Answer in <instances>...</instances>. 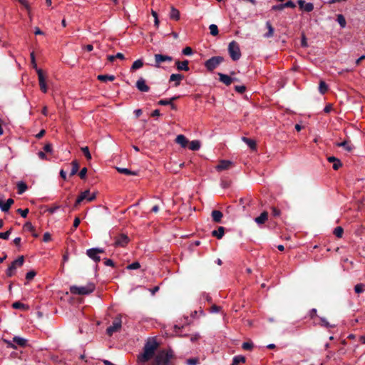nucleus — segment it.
Returning <instances> with one entry per match:
<instances>
[{
	"mask_svg": "<svg viewBox=\"0 0 365 365\" xmlns=\"http://www.w3.org/2000/svg\"><path fill=\"white\" fill-rule=\"evenodd\" d=\"M176 98H177L176 97H173V98H171L170 99H163L158 102V104L161 105V106L171 105L172 108L175 109V106L174 104L172 103V102H173V101L175 100Z\"/></svg>",
	"mask_w": 365,
	"mask_h": 365,
	"instance_id": "obj_23",
	"label": "nucleus"
},
{
	"mask_svg": "<svg viewBox=\"0 0 365 365\" xmlns=\"http://www.w3.org/2000/svg\"><path fill=\"white\" fill-rule=\"evenodd\" d=\"M223 61V58L220 56H215L205 61V66L207 70L212 71L216 68Z\"/></svg>",
	"mask_w": 365,
	"mask_h": 365,
	"instance_id": "obj_5",
	"label": "nucleus"
},
{
	"mask_svg": "<svg viewBox=\"0 0 365 365\" xmlns=\"http://www.w3.org/2000/svg\"><path fill=\"white\" fill-rule=\"evenodd\" d=\"M220 81L222 82L226 86H229L232 83V82L235 80V78H231L228 75L219 73Z\"/></svg>",
	"mask_w": 365,
	"mask_h": 365,
	"instance_id": "obj_17",
	"label": "nucleus"
},
{
	"mask_svg": "<svg viewBox=\"0 0 365 365\" xmlns=\"http://www.w3.org/2000/svg\"><path fill=\"white\" fill-rule=\"evenodd\" d=\"M199 363V360L197 358H192L189 359L186 361L187 365H197Z\"/></svg>",
	"mask_w": 365,
	"mask_h": 365,
	"instance_id": "obj_46",
	"label": "nucleus"
},
{
	"mask_svg": "<svg viewBox=\"0 0 365 365\" xmlns=\"http://www.w3.org/2000/svg\"><path fill=\"white\" fill-rule=\"evenodd\" d=\"M17 212L21 215V216L22 217L25 218V217H26V216L29 213V210L28 209L22 210V209L19 208L17 210Z\"/></svg>",
	"mask_w": 365,
	"mask_h": 365,
	"instance_id": "obj_52",
	"label": "nucleus"
},
{
	"mask_svg": "<svg viewBox=\"0 0 365 365\" xmlns=\"http://www.w3.org/2000/svg\"><path fill=\"white\" fill-rule=\"evenodd\" d=\"M222 213L219 210H213L212 212V217L214 222H220L222 218Z\"/></svg>",
	"mask_w": 365,
	"mask_h": 365,
	"instance_id": "obj_20",
	"label": "nucleus"
},
{
	"mask_svg": "<svg viewBox=\"0 0 365 365\" xmlns=\"http://www.w3.org/2000/svg\"><path fill=\"white\" fill-rule=\"evenodd\" d=\"M228 52H229V54H230L231 58L233 61H237L241 57V51H240V46L235 41H232L229 43Z\"/></svg>",
	"mask_w": 365,
	"mask_h": 365,
	"instance_id": "obj_4",
	"label": "nucleus"
},
{
	"mask_svg": "<svg viewBox=\"0 0 365 365\" xmlns=\"http://www.w3.org/2000/svg\"><path fill=\"white\" fill-rule=\"evenodd\" d=\"M2 340L6 344L8 348H11V349H17V346H16V345L15 344L14 342L11 341H9L8 339H3Z\"/></svg>",
	"mask_w": 365,
	"mask_h": 365,
	"instance_id": "obj_39",
	"label": "nucleus"
},
{
	"mask_svg": "<svg viewBox=\"0 0 365 365\" xmlns=\"http://www.w3.org/2000/svg\"><path fill=\"white\" fill-rule=\"evenodd\" d=\"M225 233V228L223 227H219L217 230H213L212 232V236L217 237V239H221Z\"/></svg>",
	"mask_w": 365,
	"mask_h": 365,
	"instance_id": "obj_21",
	"label": "nucleus"
},
{
	"mask_svg": "<svg viewBox=\"0 0 365 365\" xmlns=\"http://www.w3.org/2000/svg\"><path fill=\"white\" fill-rule=\"evenodd\" d=\"M13 342H14L15 344H17L19 346L25 347L27 345L28 341L27 339L23 337L16 336L13 338Z\"/></svg>",
	"mask_w": 365,
	"mask_h": 365,
	"instance_id": "obj_18",
	"label": "nucleus"
},
{
	"mask_svg": "<svg viewBox=\"0 0 365 365\" xmlns=\"http://www.w3.org/2000/svg\"><path fill=\"white\" fill-rule=\"evenodd\" d=\"M31 64L33 66V68L36 70V72L38 70H41V68H38V66H37L34 52L31 53Z\"/></svg>",
	"mask_w": 365,
	"mask_h": 365,
	"instance_id": "obj_41",
	"label": "nucleus"
},
{
	"mask_svg": "<svg viewBox=\"0 0 365 365\" xmlns=\"http://www.w3.org/2000/svg\"><path fill=\"white\" fill-rule=\"evenodd\" d=\"M143 66V61L142 59H138L135 61L130 68L131 71H135Z\"/></svg>",
	"mask_w": 365,
	"mask_h": 365,
	"instance_id": "obj_27",
	"label": "nucleus"
},
{
	"mask_svg": "<svg viewBox=\"0 0 365 365\" xmlns=\"http://www.w3.org/2000/svg\"><path fill=\"white\" fill-rule=\"evenodd\" d=\"M344 230L341 227H336L334 230V234L337 237H341L343 235Z\"/></svg>",
	"mask_w": 365,
	"mask_h": 365,
	"instance_id": "obj_42",
	"label": "nucleus"
},
{
	"mask_svg": "<svg viewBox=\"0 0 365 365\" xmlns=\"http://www.w3.org/2000/svg\"><path fill=\"white\" fill-rule=\"evenodd\" d=\"M336 145L339 146V147H343L344 148H345L348 151H350L352 149V147L348 143L347 141H343V142H341V143H338L336 144Z\"/></svg>",
	"mask_w": 365,
	"mask_h": 365,
	"instance_id": "obj_38",
	"label": "nucleus"
},
{
	"mask_svg": "<svg viewBox=\"0 0 365 365\" xmlns=\"http://www.w3.org/2000/svg\"><path fill=\"white\" fill-rule=\"evenodd\" d=\"M210 34L212 36H217L218 34V28L215 24H210L209 26Z\"/></svg>",
	"mask_w": 365,
	"mask_h": 365,
	"instance_id": "obj_36",
	"label": "nucleus"
},
{
	"mask_svg": "<svg viewBox=\"0 0 365 365\" xmlns=\"http://www.w3.org/2000/svg\"><path fill=\"white\" fill-rule=\"evenodd\" d=\"M12 307L14 309H24L26 307V305L20 302H15L12 304Z\"/></svg>",
	"mask_w": 365,
	"mask_h": 365,
	"instance_id": "obj_45",
	"label": "nucleus"
},
{
	"mask_svg": "<svg viewBox=\"0 0 365 365\" xmlns=\"http://www.w3.org/2000/svg\"><path fill=\"white\" fill-rule=\"evenodd\" d=\"M81 150L83 153V154L85 155L87 160H89L91 159V155L89 149L87 146L82 148Z\"/></svg>",
	"mask_w": 365,
	"mask_h": 365,
	"instance_id": "obj_44",
	"label": "nucleus"
},
{
	"mask_svg": "<svg viewBox=\"0 0 365 365\" xmlns=\"http://www.w3.org/2000/svg\"><path fill=\"white\" fill-rule=\"evenodd\" d=\"M314 9V5L312 3H307L305 5H304V11H307V12H310L312 11V10Z\"/></svg>",
	"mask_w": 365,
	"mask_h": 365,
	"instance_id": "obj_49",
	"label": "nucleus"
},
{
	"mask_svg": "<svg viewBox=\"0 0 365 365\" xmlns=\"http://www.w3.org/2000/svg\"><path fill=\"white\" fill-rule=\"evenodd\" d=\"M242 346L245 350H251L253 347V344L251 342H244Z\"/></svg>",
	"mask_w": 365,
	"mask_h": 365,
	"instance_id": "obj_51",
	"label": "nucleus"
},
{
	"mask_svg": "<svg viewBox=\"0 0 365 365\" xmlns=\"http://www.w3.org/2000/svg\"><path fill=\"white\" fill-rule=\"evenodd\" d=\"M16 269V267L15 266H13L12 264L8 267V269L6 271V275L8 277H11L14 274L15 271Z\"/></svg>",
	"mask_w": 365,
	"mask_h": 365,
	"instance_id": "obj_37",
	"label": "nucleus"
},
{
	"mask_svg": "<svg viewBox=\"0 0 365 365\" xmlns=\"http://www.w3.org/2000/svg\"><path fill=\"white\" fill-rule=\"evenodd\" d=\"M24 262V258L23 256H21L18 257L16 259H15L11 264L13 266H15L16 268L20 267L23 265Z\"/></svg>",
	"mask_w": 365,
	"mask_h": 365,
	"instance_id": "obj_33",
	"label": "nucleus"
},
{
	"mask_svg": "<svg viewBox=\"0 0 365 365\" xmlns=\"http://www.w3.org/2000/svg\"><path fill=\"white\" fill-rule=\"evenodd\" d=\"M2 340L6 344L8 348H11V349H17V346H16V345L15 344L14 342L11 341H9L8 339H3Z\"/></svg>",
	"mask_w": 365,
	"mask_h": 365,
	"instance_id": "obj_40",
	"label": "nucleus"
},
{
	"mask_svg": "<svg viewBox=\"0 0 365 365\" xmlns=\"http://www.w3.org/2000/svg\"><path fill=\"white\" fill-rule=\"evenodd\" d=\"M220 311V307L216 305H213L211 307L210 312L212 313L218 312Z\"/></svg>",
	"mask_w": 365,
	"mask_h": 365,
	"instance_id": "obj_61",
	"label": "nucleus"
},
{
	"mask_svg": "<svg viewBox=\"0 0 365 365\" xmlns=\"http://www.w3.org/2000/svg\"><path fill=\"white\" fill-rule=\"evenodd\" d=\"M136 88L141 92H148L149 86L146 84L144 78H140L136 82Z\"/></svg>",
	"mask_w": 365,
	"mask_h": 365,
	"instance_id": "obj_10",
	"label": "nucleus"
},
{
	"mask_svg": "<svg viewBox=\"0 0 365 365\" xmlns=\"http://www.w3.org/2000/svg\"><path fill=\"white\" fill-rule=\"evenodd\" d=\"M38 158H39L40 159H41V160H46V154H45V153H44V152H43V151H39V152L38 153Z\"/></svg>",
	"mask_w": 365,
	"mask_h": 365,
	"instance_id": "obj_64",
	"label": "nucleus"
},
{
	"mask_svg": "<svg viewBox=\"0 0 365 365\" xmlns=\"http://www.w3.org/2000/svg\"><path fill=\"white\" fill-rule=\"evenodd\" d=\"M37 74L40 89L43 93H46L48 91L46 85V76L44 75L43 71L42 70H38Z\"/></svg>",
	"mask_w": 365,
	"mask_h": 365,
	"instance_id": "obj_7",
	"label": "nucleus"
},
{
	"mask_svg": "<svg viewBox=\"0 0 365 365\" xmlns=\"http://www.w3.org/2000/svg\"><path fill=\"white\" fill-rule=\"evenodd\" d=\"M14 204V200L11 198H9L6 200V202L4 204L1 203L0 201V208L3 212H8L10 207Z\"/></svg>",
	"mask_w": 365,
	"mask_h": 365,
	"instance_id": "obj_19",
	"label": "nucleus"
},
{
	"mask_svg": "<svg viewBox=\"0 0 365 365\" xmlns=\"http://www.w3.org/2000/svg\"><path fill=\"white\" fill-rule=\"evenodd\" d=\"M95 289V284L93 283H88L84 286H71L70 287L71 293L78 295H86L93 292Z\"/></svg>",
	"mask_w": 365,
	"mask_h": 365,
	"instance_id": "obj_2",
	"label": "nucleus"
},
{
	"mask_svg": "<svg viewBox=\"0 0 365 365\" xmlns=\"http://www.w3.org/2000/svg\"><path fill=\"white\" fill-rule=\"evenodd\" d=\"M328 90V86L324 81H320L319 91L322 94H324Z\"/></svg>",
	"mask_w": 365,
	"mask_h": 365,
	"instance_id": "obj_35",
	"label": "nucleus"
},
{
	"mask_svg": "<svg viewBox=\"0 0 365 365\" xmlns=\"http://www.w3.org/2000/svg\"><path fill=\"white\" fill-rule=\"evenodd\" d=\"M342 164L341 163V161L339 160H336L335 163H333V168L336 170H338L340 167H341Z\"/></svg>",
	"mask_w": 365,
	"mask_h": 365,
	"instance_id": "obj_60",
	"label": "nucleus"
},
{
	"mask_svg": "<svg viewBox=\"0 0 365 365\" xmlns=\"http://www.w3.org/2000/svg\"><path fill=\"white\" fill-rule=\"evenodd\" d=\"M267 216H268L267 212H263L261 213V215L259 217H257L255 219V221L259 225L263 224L267 220Z\"/></svg>",
	"mask_w": 365,
	"mask_h": 365,
	"instance_id": "obj_22",
	"label": "nucleus"
},
{
	"mask_svg": "<svg viewBox=\"0 0 365 365\" xmlns=\"http://www.w3.org/2000/svg\"><path fill=\"white\" fill-rule=\"evenodd\" d=\"M117 170L122 174L126 175H136L137 173L135 172L131 171L128 170V168H117Z\"/></svg>",
	"mask_w": 365,
	"mask_h": 365,
	"instance_id": "obj_29",
	"label": "nucleus"
},
{
	"mask_svg": "<svg viewBox=\"0 0 365 365\" xmlns=\"http://www.w3.org/2000/svg\"><path fill=\"white\" fill-rule=\"evenodd\" d=\"M121 324L122 322L120 318L115 319L112 325L107 328V334L111 336L114 332L118 331L121 328Z\"/></svg>",
	"mask_w": 365,
	"mask_h": 365,
	"instance_id": "obj_9",
	"label": "nucleus"
},
{
	"mask_svg": "<svg viewBox=\"0 0 365 365\" xmlns=\"http://www.w3.org/2000/svg\"><path fill=\"white\" fill-rule=\"evenodd\" d=\"M96 197V192H91L90 190H86L84 192H82L79 196L77 197L75 203V206H78L81 203L85 202H89L93 200H94Z\"/></svg>",
	"mask_w": 365,
	"mask_h": 365,
	"instance_id": "obj_3",
	"label": "nucleus"
},
{
	"mask_svg": "<svg viewBox=\"0 0 365 365\" xmlns=\"http://www.w3.org/2000/svg\"><path fill=\"white\" fill-rule=\"evenodd\" d=\"M245 89L246 88L245 86H236L235 87V90L240 93H244L245 91Z\"/></svg>",
	"mask_w": 365,
	"mask_h": 365,
	"instance_id": "obj_54",
	"label": "nucleus"
},
{
	"mask_svg": "<svg viewBox=\"0 0 365 365\" xmlns=\"http://www.w3.org/2000/svg\"><path fill=\"white\" fill-rule=\"evenodd\" d=\"M354 290L358 294L361 293L365 290V285L363 284H358L355 286Z\"/></svg>",
	"mask_w": 365,
	"mask_h": 365,
	"instance_id": "obj_43",
	"label": "nucleus"
},
{
	"mask_svg": "<svg viewBox=\"0 0 365 365\" xmlns=\"http://www.w3.org/2000/svg\"><path fill=\"white\" fill-rule=\"evenodd\" d=\"M184 76L179 73H173L170 76V81L175 82V86H178Z\"/></svg>",
	"mask_w": 365,
	"mask_h": 365,
	"instance_id": "obj_15",
	"label": "nucleus"
},
{
	"mask_svg": "<svg viewBox=\"0 0 365 365\" xmlns=\"http://www.w3.org/2000/svg\"><path fill=\"white\" fill-rule=\"evenodd\" d=\"M182 52L185 56H190L192 54V49L190 47L187 46L182 49Z\"/></svg>",
	"mask_w": 365,
	"mask_h": 365,
	"instance_id": "obj_50",
	"label": "nucleus"
},
{
	"mask_svg": "<svg viewBox=\"0 0 365 365\" xmlns=\"http://www.w3.org/2000/svg\"><path fill=\"white\" fill-rule=\"evenodd\" d=\"M155 58V66L157 68L160 67V64L163 62H170L173 61V58L168 55L156 53L154 56Z\"/></svg>",
	"mask_w": 365,
	"mask_h": 365,
	"instance_id": "obj_8",
	"label": "nucleus"
},
{
	"mask_svg": "<svg viewBox=\"0 0 365 365\" xmlns=\"http://www.w3.org/2000/svg\"><path fill=\"white\" fill-rule=\"evenodd\" d=\"M86 173H87V168H82L81 170V171L79 173V177L81 179H84L86 178Z\"/></svg>",
	"mask_w": 365,
	"mask_h": 365,
	"instance_id": "obj_57",
	"label": "nucleus"
},
{
	"mask_svg": "<svg viewBox=\"0 0 365 365\" xmlns=\"http://www.w3.org/2000/svg\"><path fill=\"white\" fill-rule=\"evenodd\" d=\"M140 263L138 262H133L128 265L127 269H137L140 268Z\"/></svg>",
	"mask_w": 365,
	"mask_h": 365,
	"instance_id": "obj_47",
	"label": "nucleus"
},
{
	"mask_svg": "<svg viewBox=\"0 0 365 365\" xmlns=\"http://www.w3.org/2000/svg\"><path fill=\"white\" fill-rule=\"evenodd\" d=\"M97 78L101 81L106 82L108 81H113L115 78L113 75H98Z\"/></svg>",
	"mask_w": 365,
	"mask_h": 365,
	"instance_id": "obj_25",
	"label": "nucleus"
},
{
	"mask_svg": "<svg viewBox=\"0 0 365 365\" xmlns=\"http://www.w3.org/2000/svg\"><path fill=\"white\" fill-rule=\"evenodd\" d=\"M266 26L268 29V32L264 34V38H270L274 35V28L272 27L271 23L269 21H267Z\"/></svg>",
	"mask_w": 365,
	"mask_h": 365,
	"instance_id": "obj_26",
	"label": "nucleus"
},
{
	"mask_svg": "<svg viewBox=\"0 0 365 365\" xmlns=\"http://www.w3.org/2000/svg\"><path fill=\"white\" fill-rule=\"evenodd\" d=\"M336 21L340 25L341 28L344 29L346 26V21L344 16L342 14H338L336 16Z\"/></svg>",
	"mask_w": 365,
	"mask_h": 365,
	"instance_id": "obj_28",
	"label": "nucleus"
},
{
	"mask_svg": "<svg viewBox=\"0 0 365 365\" xmlns=\"http://www.w3.org/2000/svg\"><path fill=\"white\" fill-rule=\"evenodd\" d=\"M188 64H189V61L187 60H185L183 61H175V66L178 71H188L190 69Z\"/></svg>",
	"mask_w": 365,
	"mask_h": 365,
	"instance_id": "obj_12",
	"label": "nucleus"
},
{
	"mask_svg": "<svg viewBox=\"0 0 365 365\" xmlns=\"http://www.w3.org/2000/svg\"><path fill=\"white\" fill-rule=\"evenodd\" d=\"M283 6L284 8L290 7V8H295L296 4L292 1H288L286 3L283 4Z\"/></svg>",
	"mask_w": 365,
	"mask_h": 365,
	"instance_id": "obj_55",
	"label": "nucleus"
},
{
	"mask_svg": "<svg viewBox=\"0 0 365 365\" xmlns=\"http://www.w3.org/2000/svg\"><path fill=\"white\" fill-rule=\"evenodd\" d=\"M169 17L172 20L179 21L180 19V13L179 10L176 9L175 6H171Z\"/></svg>",
	"mask_w": 365,
	"mask_h": 365,
	"instance_id": "obj_13",
	"label": "nucleus"
},
{
	"mask_svg": "<svg viewBox=\"0 0 365 365\" xmlns=\"http://www.w3.org/2000/svg\"><path fill=\"white\" fill-rule=\"evenodd\" d=\"M175 142L180 145L182 148H186L188 144V140L183 135H178L176 137Z\"/></svg>",
	"mask_w": 365,
	"mask_h": 365,
	"instance_id": "obj_16",
	"label": "nucleus"
},
{
	"mask_svg": "<svg viewBox=\"0 0 365 365\" xmlns=\"http://www.w3.org/2000/svg\"><path fill=\"white\" fill-rule=\"evenodd\" d=\"M200 146H201V143L199 140H192L190 143H189V148L191 150H193V151H195V150H198L200 148Z\"/></svg>",
	"mask_w": 365,
	"mask_h": 365,
	"instance_id": "obj_24",
	"label": "nucleus"
},
{
	"mask_svg": "<svg viewBox=\"0 0 365 365\" xmlns=\"http://www.w3.org/2000/svg\"><path fill=\"white\" fill-rule=\"evenodd\" d=\"M72 169L71 171V175H74L77 173L78 169H79V164L77 160H73L71 163Z\"/></svg>",
	"mask_w": 365,
	"mask_h": 365,
	"instance_id": "obj_32",
	"label": "nucleus"
},
{
	"mask_svg": "<svg viewBox=\"0 0 365 365\" xmlns=\"http://www.w3.org/2000/svg\"><path fill=\"white\" fill-rule=\"evenodd\" d=\"M128 242V237L125 235H121L117 237L115 241V245L116 246L124 247Z\"/></svg>",
	"mask_w": 365,
	"mask_h": 365,
	"instance_id": "obj_14",
	"label": "nucleus"
},
{
	"mask_svg": "<svg viewBox=\"0 0 365 365\" xmlns=\"http://www.w3.org/2000/svg\"><path fill=\"white\" fill-rule=\"evenodd\" d=\"M17 188H18V193L22 194L26 190L27 186L24 182H19L17 184Z\"/></svg>",
	"mask_w": 365,
	"mask_h": 365,
	"instance_id": "obj_34",
	"label": "nucleus"
},
{
	"mask_svg": "<svg viewBox=\"0 0 365 365\" xmlns=\"http://www.w3.org/2000/svg\"><path fill=\"white\" fill-rule=\"evenodd\" d=\"M242 140L252 149H255L256 148V143H255V141L252 140V139H250V138H245V137H243L242 138Z\"/></svg>",
	"mask_w": 365,
	"mask_h": 365,
	"instance_id": "obj_31",
	"label": "nucleus"
},
{
	"mask_svg": "<svg viewBox=\"0 0 365 365\" xmlns=\"http://www.w3.org/2000/svg\"><path fill=\"white\" fill-rule=\"evenodd\" d=\"M51 240V235L49 232H45L43 234V240L45 242H49Z\"/></svg>",
	"mask_w": 365,
	"mask_h": 365,
	"instance_id": "obj_56",
	"label": "nucleus"
},
{
	"mask_svg": "<svg viewBox=\"0 0 365 365\" xmlns=\"http://www.w3.org/2000/svg\"><path fill=\"white\" fill-rule=\"evenodd\" d=\"M80 222H81L80 219L78 217H76L73 221V227L75 229L77 228L78 227Z\"/></svg>",
	"mask_w": 365,
	"mask_h": 365,
	"instance_id": "obj_62",
	"label": "nucleus"
},
{
	"mask_svg": "<svg viewBox=\"0 0 365 365\" xmlns=\"http://www.w3.org/2000/svg\"><path fill=\"white\" fill-rule=\"evenodd\" d=\"M43 150L46 153H51L52 152V145L51 143H47L43 147Z\"/></svg>",
	"mask_w": 365,
	"mask_h": 365,
	"instance_id": "obj_59",
	"label": "nucleus"
},
{
	"mask_svg": "<svg viewBox=\"0 0 365 365\" xmlns=\"http://www.w3.org/2000/svg\"><path fill=\"white\" fill-rule=\"evenodd\" d=\"M11 233V229L5 232H0V239L7 240L9 237V235Z\"/></svg>",
	"mask_w": 365,
	"mask_h": 365,
	"instance_id": "obj_48",
	"label": "nucleus"
},
{
	"mask_svg": "<svg viewBox=\"0 0 365 365\" xmlns=\"http://www.w3.org/2000/svg\"><path fill=\"white\" fill-rule=\"evenodd\" d=\"M284 9V6H283V4H279V5H276V6H274L272 7V9L273 10H283Z\"/></svg>",
	"mask_w": 365,
	"mask_h": 365,
	"instance_id": "obj_63",
	"label": "nucleus"
},
{
	"mask_svg": "<svg viewBox=\"0 0 365 365\" xmlns=\"http://www.w3.org/2000/svg\"><path fill=\"white\" fill-rule=\"evenodd\" d=\"M36 276V272L34 271H29L26 274V279L27 280H31Z\"/></svg>",
	"mask_w": 365,
	"mask_h": 365,
	"instance_id": "obj_53",
	"label": "nucleus"
},
{
	"mask_svg": "<svg viewBox=\"0 0 365 365\" xmlns=\"http://www.w3.org/2000/svg\"><path fill=\"white\" fill-rule=\"evenodd\" d=\"M103 252L104 250L100 248H91L87 250L86 251L87 255L96 262H98L101 260V257L99 255Z\"/></svg>",
	"mask_w": 365,
	"mask_h": 365,
	"instance_id": "obj_6",
	"label": "nucleus"
},
{
	"mask_svg": "<svg viewBox=\"0 0 365 365\" xmlns=\"http://www.w3.org/2000/svg\"><path fill=\"white\" fill-rule=\"evenodd\" d=\"M232 163L230 160H221L215 167L217 171L228 170L232 165Z\"/></svg>",
	"mask_w": 365,
	"mask_h": 365,
	"instance_id": "obj_11",
	"label": "nucleus"
},
{
	"mask_svg": "<svg viewBox=\"0 0 365 365\" xmlns=\"http://www.w3.org/2000/svg\"><path fill=\"white\" fill-rule=\"evenodd\" d=\"M245 357L241 355L235 356L233 358L232 365H237L240 363H245Z\"/></svg>",
	"mask_w": 365,
	"mask_h": 365,
	"instance_id": "obj_30",
	"label": "nucleus"
},
{
	"mask_svg": "<svg viewBox=\"0 0 365 365\" xmlns=\"http://www.w3.org/2000/svg\"><path fill=\"white\" fill-rule=\"evenodd\" d=\"M24 228L31 232L34 230V226L32 225V224L30 222H27L25 223Z\"/></svg>",
	"mask_w": 365,
	"mask_h": 365,
	"instance_id": "obj_58",
	"label": "nucleus"
},
{
	"mask_svg": "<svg viewBox=\"0 0 365 365\" xmlns=\"http://www.w3.org/2000/svg\"><path fill=\"white\" fill-rule=\"evenodd\" d=\"M157 344L155 341H148L145 344L143 352L138 357V365H147L146 363L153 356ZM173 356L171 350H163L155 356L152 365H170V361Z\"/></svg>",
	"mask_w": 365,
	"mask_h": 365,
	"instance_id": "obj_1",
	"label": "nucleus"
}]
</instances>
